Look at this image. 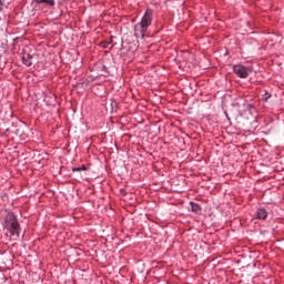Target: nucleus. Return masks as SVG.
<instances>
[{"label": "nucleus", "mask_w": 284, "mask_h": 284, "mask_svg": "<svg viewBox=\"0 0 284 284\" xmlns=\"http://www.w3.org/2000/svg\"><path fill=\"white\" fill-rule=\"evenodd\" d=\"M4 230H7V236L17 241L21 234V226L19 225V220L12 213H9L4 220Z\"/></svg>", "instance_id": "nucleus-1"}, {"label": "nucleus", "mask_w": 284, "mask_h": 284, "mask_svg": "<svg viewBox=\"0 0 284 284\" xmlns=\"http://www.w3.org/2000/svg\"><path fill=\"white\" fill-rule=\"evenodd\" d=\"M152 10L146 9L144 16L142 17V20L135 24L134 27V36L138 39H145V32H148V28L152 26Z\"/></svg>", "instance_id": "nucleus-2"}, {"label": "nucleus", "mask_w": 284, "mask_h": 284, "mask_svg": "<svg viewBox=\"0 0 284 284\" xmlns=\"http://www.w3.org/2000/svg\"><path fill=\"white\" fill-rule=\"evenodd\" d=\"M233 72L240 77V79H247V77L252 74V68L245 67L243 64H236L233 67Z\"/></svg>", "instance_id": "nucleus-3"}, {"label": "nucleus", "mask_w": 284, "mask_h": 284, "mask_svg": "<svg viewBox=\"0 0 284 284\" xmlns=\"http://www.w3.org/2000/svg\"><path fill=\"white\" fill-rule=\"evenodd\" d=\"M256 219H258L260 221H265V219H267V210H265L264 207L257 209Z\"/></svg>", "instance_id": "nucleus-4"}, {"label": "nucleus", "mask_w": 284, "mask_h": 284, "mask_svg": "<svg viewBox=\"0 0 284 284\" xmlns=\"http://www.w3.org/2000/svg\"><path fill=\"white\" fill-rule=\"evenodd\" d=\"M191 205V211L194 212L195 214L201 213V205L194 202H190Z\"/></svg>", "instance_id": "nucleus-5"}, {"label": "nucleus", "mask_w": 284, "mask_h": 284, "mask_svg": "<svg viewBox=\"0 0 284 284\" xmlns=\"http://www.w3.org/2000/svg\"><path fill=\"white\" fill-rule=\"evenodd\" d=\"M22 62L24 65H27L28 68H30V65H32V57H30V54L26 57H22Z\"/></svg>", "instance_id": "nucleus-6"}, {"label": "nucleus", "mask_w": 284, "mask_h": 284, "mask_svg": "<svg viewBox=\"0 0 284 284\" xmlns=\"http://www.w3.org/2000/svg\"><path fill=\"white\" fill-rule=\"evenodd\" d=\"M36 1V3H45L47 6H54L55 4V2H54V0H34Z\"/></svg>", "instance_id": "nucleus-7"}, {"label": "nucleus", "mask_w": 284, "mask_h": 284, "mask_svg": "<svg viewBox=\"0 0 284 284\" xmlns=\"http://www.w3.org/2000/svg\"><path fill=\"white\" fill-rule=\"evenodd\" d=\"M85 170H88V169L85 168V165H83L81 168H74L73 172H85Z\"/></svg>", "instance_id": "nucleus-8"}, {"label": "nucleus", "mask_w": 284, "mask_h": 284, "mask_svg": "<svg viewBox=\"0 0 284 284\" xmlns=\"http://www.w3.org/2000/svg\"><path fill=\"white\" fill-rule=\"evenodd\" d=\"M0 10H3V0H0Z\"/></svg>", "instance_id": "nucleus-9"}, {"label": "nucleus", "mask_w": 284, "mask_h": 284, "mask_svg": "<svg viewBox=\"0 0 284 284\" xmlns=\"http://www.w3.org/2000/svg\"><path fill=\"white\" fill-rule=\"evenodd\" d=\"M272 95H267L266 98H265V101H267V99H270Z\"/></svg>", "instance_id": "nucleus-10"}, {"label": "nucleus", "mask_w": 284, "mask_h": 284, "mask_svg": "<svg viewBox=\"0 0 284 284\" xmlns=\"http://www.w3.org/2000/svg\"><path fill=\"white\" fill-rule=\"evenodd\" d=\"M0 21H1V17H0Z\"/></svg>", "instance_id": "nucleus-11"}]
</instances>
